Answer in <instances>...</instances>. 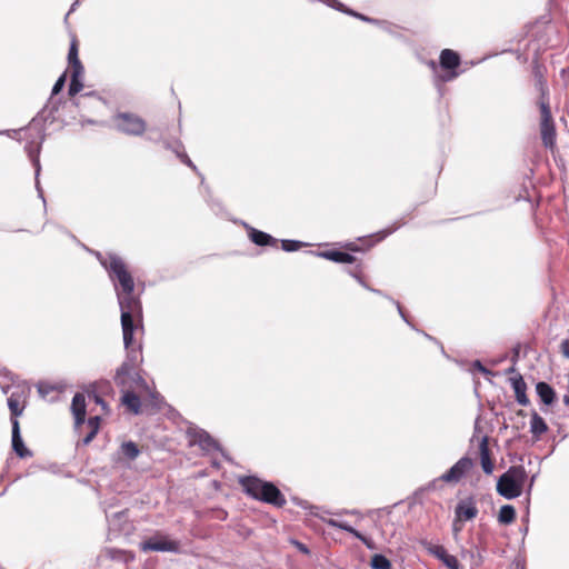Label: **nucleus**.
<instances>
[{
	"instance_id": "f257e3e1",
	"label": "nucleus",
	"mask_w": 569,
	"mask_h": 569,
	"mask_svg": "<svg viewBox=\"0 0 569 569\" xmlns=\"http://www.w3.org/2000/svg\"><path fill=\"white\" fill-rule=\"evenodd\" d=\"M67 80V73L63 72L54 82L51 91V97L44 108L30 121L28 128L26 129V134L33 131L36 133L34 138L26 144V150L32 161L34 167V178H39L41 167L39 162V152L41 144L44 140V128L42 126L43 122L50 120V122L54 121L53 113L58 110L60 99H54L57 94H59L64 86Z\"/></svg>"
},
{
	"instance_id": "f03ea898",
	"label": "nucleus",
	"mask_w": 569,
	"mask_h": 569,
	"mask_svg": "<svg viewBox=\"0 0 569 569\" xmlns=\"http://www.w3.org/2000/svg\"><path fill=\"white\" fill-rule=\"evenodd\" d=\"M120 308V320L123 335L124 349L136 348L133 346V335L139 326H142V303L134 291L119 293L117 296Z\"/></svg>"
},
{
	"instance_id": "7ed1b4c3",
	"label": "nucleus",
	"mask_w": 569,
	"mask_h": 569,
	"mask_svg": "<svg viewBox=\"0 0 569 569\" xmlns=\"http://www.w3.org/2000/svg\"><path fill=\"white\" fill-rule=\"evenodd\" d=\"M100 264L106 269L110 280L113 282L116 296L134 291V280L127 268L123 259L114 252H108L103 256L100 251L89 250Z\"/></svg>"
},
{
	"instance_id": "20e7f679",
	"label": "nucleus",
	"mask_w": 569,
	"mask_h": 569,
	"mask_svg": "<svg viewBox=\"0 0 569 569\" xmlns=\"http://www.w3.org/2000/svg\"><path fill=\"white\" fill-rule=\"evenodd\" d=\"M239 485L243 492L254 500L282 508L286 498L279 488L271 481H266L257 476H243L239 478Z\"/></svg>"
},
{
	"instance_id": "39448f33",
	"label": "nucleus",
	"mask_w": 569,
	"mask_h": 569,
	"mask_svg": "<svg viewBox=\"0 0 569 569\" xmlns=\"http://www.w3.org/2000/svg\"><path fill=\"white\" fill-rule=\"evenodd\" d=\"M527 479L528 475L523 466H511L498 478L496 490L505 499H516L522 495Z\"/></svg>"
},
{
	"instance_id": "423d86ee",
	"label": "nucleus",
	"mask_w": 569,
	"mask_h": 569,
	"mask_svg": "<svg viewBox=\"0 0 569 569\" xmlns=\"http://www.w3.org/2000/svg\"><path fill=\"white\" fill-rule=\"evenodd\" d=\"M116 129L127 136H142L147 129L146 121L138 114L131 112H118L113 116Z\"/></svg>"
},
{
	"instance_id": "0eeeda50",
	"label": "nucleus",
	"mask_w": 569,
	"mask_h": 569,
	"mask_svg": "<svg viewBox=\"0 0 569 569\" xmlns=\"http://www.w3.org/2000/svg\"><path fill=\"white\" fill-rule=\"evenodd\" d=\"M461 64L460 54L452 49H443L439 56V67L442 72L437 74V79L441 82H450L458 78L461 73L459 67Z\"/></svg>"
},
{
	"instance_id": "6e6552de",
	"label": "nucleus",
	"mask_w": 569,
	"mask_h": 569,
	"mask_svg": "<svg viewBox=\"0 0 569 569\" xmlns=\"http://www.w3.org/2000/svg\"><path fill=\"white\" fill-rule=\"evenodd\" d=\"M538 106L541 114L540 137L542 144L547 149H553V147L556 146V127L551 114L549 101L539 100Z\"/></svg>"
},
{
	"instance_id": "1a4fd4ad",
	"label": "nucleus",
	"mask_w": 569,
	"mask_h": 569,
	"mask_svg": "<svg viewBox=\"0 0 569 569\" xmlns=\"http://www.w3.org/2000/svg\"><path fill=\"white\" fill-rule=\"evenodd\" d=\"M127 357L126 360L121 363V366L117 369L116 375L113 377L114 383L124 388L128 386V381L126 376H129L130 372L136 369V367L142 362V351L141 346L136 348L126 349Z\"/></svg>"
},
{
	"instance_id": "9d476101",
	"label": "nucleus",
	"mask_w": 569,
	"mask_h": 569,
	"mask_svg": "<svg viewBox=\"0 0 569 569\" xmlns=\"http://www.w3.org/2000/svg\"><path fill=\"white\" fill-rule=\"evenodd\" d=\"M142 551L173 552L179 553L180 543L170 540L166 536L156 535L140 543Z\"/></svg>"
},
{
	"instance_id": "9b49d317",
	"label": "nucleus",
	"mask_w": 569,
	"mask_h": 569,
	"mask_svg": "<svg viewBox=\"0 0 569 569\" xmlns=\"http://www.w3.org/2000/svg\"><path fill=\"white\" fill-rule=\"evenodd\" d=\"M475 466V461L468 457H461L453 466H451L438 480L447 483H458Z\"/></svg>"
},
{
	"instance_id": "f8f14e48",
	"label": "nucleus",
	"mask_w": 569,
	"mask_h": 569,
	"mask_svg": "<svg viewBox=\"0 0 569 569\" xmlns=\"http://www.w3.org/2000/svg\"><path fill=\"white\" fill-rule=\"evenodd\" d=\"M188 437L190 439V445L199 446L203 451H220L219 442L211 437L209 432L200 428H189Z\"/></svg>"
},
{
	"instance_id": "ddd939ff",
	"label": "nucleus",
	"mask_w": 569,
	"mask_h": 569,
	"mask_svg": "<svg viewBox=\"0 0 569 569\" xmlns=\"http://www.w3.org/2000/svg\"><path fill=\"white\" fill-rule=\"evenodd\" d=\"M478 512L477 501L473 496L459 500L455 507V525L461 521L473 520Z\"/></svg>"
},
{
	"instance_id": "4468645a",
	"label": "nucleus",
	"mask_w": 569,
	"mask_h": 569,
	"mask_svg": "<svg viewBox=\"0 0 569 569\" xmlns=\"http://www.w3.org/2000/svg\"><path fill=\"white\" fill-rule=\"evenodd\" d=\"M308 253H310L315 257H319V258H322L326 260L337 262V263L351 264V263L356 262V260H357V258L353 254H351L347 251L339 250V249H330V250H323V251L310 250Z\"/></svg>"
},
{
	"instance_id": "2eb2a0df",
	"label": "nucleus",
	"mask_w": 569,
	"mask_h": 569,
	"mask_svg": "<svg viewBox=\"0 0 569 569\" xmlns=\"http://www.w3.org/2000/svg\"><path fill=\"white\" fill-rule=\"evenodd\" d=\"M243 227L247 229L249 239L258 247H274L278 243V239L272 237L271 234L258 230L246 222H242Z\"/></svg>"
},
{
	"instance_id": "dca6fc26",
	"label": "nucleus",
	"mask_w": 569,
	"mask_h": 569,
	"mask_svg": "<svg viewBox=\"0 0 569 569\" xmlns=\"http://www.w3.org/2000/svg\"><path fill=\"white\" fill-rule=\"evenodd\" d=\"M11 446L12 450L21 459L32 456V452L24 446L19 421H13V425L11 426Z\"/></svg>"
},
{
	"instance_id": "f3484780",
	"label": "nucleus",
	"mask_w": 569,
	"mask_h": 569,
	"mask_svg": "<svg viewBox=\"0 0 569 569\" xmlns=\"http://www.w3.org/2000/svg\"><path fill=\"white\" fill-rule=\"evenodd\" d=\"M479 455H480V463L483 472L486 475H491L493 472V462L491 459V451L489 449V437L483 436L479 442Z\"/></svg>"
},
{
	"instance_id": "a211bd4d",
	"label": "nucleus",
	"mask_w": 569,
	"mask_h": 569,
	"mask_svg": "<svg viewBox=\"0 0 569 569\" xmlns=\"http://www.w3.org/2000/svg\"><path fill=\"white\" fill-rule=\"evenodd\" d=\"M510 382H511L512 389L515 391L517 402L523 407L528 406L530 401L526 393L527 385H526L522 376L518 375L517 377L511 378Z\"/></svg>"
},
{
	"instance_id": "6ab92c4d",
	"label": "nucleus",
	"mask_w": 569,
	"mask_h": 569,
	"mask_svg": "<svg viewBox=\"0 0 569 569\" xmlns=\"http://www.w3.org/2000/svg\"><path fill=\"white\" fill-rule=\"evenodd\" d=\"M536 392L540 401L546 406H551L556 401L555 389L546 381H539L536 383Z\"/></svg>"
},
{
	"instance_id": "aec40b11",
	"label": "nucleus",
	"mask_w": 569,
	"mask_h": 569,
	"mask_svg": "<svg viewBox=\"0 0 569 569\" xmlns=\"http://www.w3.org/2000/svg\"><path fill=\"white\" fill-rule=\"evenodd\" d=\"M548 431V425L545 419L535 410L531 412L530 432L538 440L541 435Z\"/></svg>"
},
{
	"instance_id": "412c9836",
	"label": "nucleus",
	"mask_w": 569,
	"mask_h": 569,
	"mask_svg": "<svg viewBox=\"0 0 569 569\" xmlns=\"http://www.w3.org/2000/svg\"><path fill=\"white\" fill-rule=\"evenodd\" d=\"M121 401L134 415L140 413L141 401L139 396L132 390L124 389Z\"/></svg>"
},
{
	"instance_id": "4be33fe9",
	"label": "nucleus",
	"mask_w": 569,
	"mask_h": 569,
	"mask_svg": "<svg viewBox=\"0 0 569 569\" xmlns=\"http://www.w3.org/2000/svg\"><path fill=\"white\" fill-rule=\"evenodd\" d=\"M167 147L172 149V151L177 154V157L181 160L182 163L190 167L194 173H199L197 167L193 164L191 159L186 153L183 146L180 141H176L172 146L168 143Z\"/></svg>"
},
{
	"instance_id": "5701e85b",
	"label": "nucleus",
	"mask_w": 569,
	"mask_h": 569,
	"mask_svg": "<svg viewBox=\"0 0 569 569\" xmlns=\"http://www.w3.org/2000/svg\"><path fill=\"white\" fill-rule=\"evenodd\" d=\"M422 546L430 555L436 557L442 563L446 561V559L450 558V556H451L448 553L446 548L441 545H433L429 541H422Z\"/></svg>"
},
{
	"instance_id": "b1692460",
	"label": "nucleus",
	"mask_w": 569,
	"mask_h": 569,
	"mask_svg": "<svg viewBox=\"0 0 569 569\" xmlns=\"http://www.w3.org/2000/svg\"><path fill=\"white\" fill-rule=\"evenodd\" d=\"M422 546L430 555L436 557L442 563L446 561V559L450 558V556H451L448 553L446 548L441 545H433L429 541H422Z\"/></svg>"
},
{
	"instance_id": "393cba45",
	"label": "nucleus",
	"mask_w": 569,
	"mask_h": 569,
	"mask_svg": "<svg viewBox=\"0 0 569 569\" xmlns=\"http://www.w3.org/2000/svg\"><path fill=\"white\" fill-rule=\"evenodd\" d=\"M82 73H83V70H71L70 84H69V89H68V93L70 97H74L83 88V83L81 80Z\"/></svg>"
},
{
	"instance_id": "a878e982",
	"label": "nucleus",
	"mask_w": 569,
	"mask_h": 569,
	"mask_svg": "<svg viewBox=\"0 0 569 569\" xmlns=\"http://www.w3.org/2000/svg\"><path fill=\"white\" fill-rule=\"evenodd\" d=\"M516 519V509L512 505H503L498 513V522L501 525H510Z\"/></svg>"
},
{
	"instance_id": "bb28decb",
	"label": "nucleus",
	"mask_w": 569,
	"mask_h": 569,
	"mask_svg": "<svg viewBox=\"0 0 569 569\" xmlns=\"http://www.w3.org/2000/svg\"><path fill=\"white\" fill-rule=\"evenodd\" d=\"M68 62L71 67V70H84L78 57V43L76 40H72L70 43L68 51Z\"/></svg>"
},
{
	"instance_id": "cd10ccee",
	"label": "nucleus",
	"mask_w": 569,
	"mask_h": 569,
	"mask_svg": "<svg viewBox=\"0 0 569 569\" xmlns=\"http://www.w3.org/2000/svg\"><path fill=\"white\" fill-rule=\"evenodd\" d=\"M533 76L536 80V87L540 92V100L548 101V87L543 78V74L541 73L540 67L536 66L533 68Z\"/></svg>"
},
{
	"instance_id": "c85d7f7f",
	"label": "nucleus",
	"mask_w": 569,
	"mask_h": 569,
	"mask_svg": "<svg viewBox=\"0 0 569 569\" xmlns=\"http://www.w3.org/2000/svg\"><path fill=\"white\" fill-rule=\"evenodd\" d=\"M120 452L128 460H134L138 458V456L140 453V449L136 442L130 440V441H124L120 446Z\"/></svg>"
},
{
	"instance_id": "c756f323",
	"label": "nucleus",
	"mask_w": 569,
	"mask_h": 569,
	"mask_svg": "<svg viewBox=\"0 0 569 569\" xmlns=\"http://www.w3.org/2000/svg\"><path fill=\"white\" fill-rule=\"evenodd\" d=\"M405 224V221L402 220L401 222H395L392 226L386 228V229H382L373 234L370 236V238H375V242H371L369 244V247L373 246L375 243L377 242H380L382 241L383 239H386L388 236L392 234L395 231H397L401 226Z\"/></svg>"
},
{
	"instance_id": "7c9ffc66",
	"label": "nucleus",
	"mask_w": 569,
	"mask_h": 569,
	"mask_svg": "<svg viewBox=\"0 0 569 569\" xmlns=\"http://www.w3.org/2000/svg\"><path fill=\"white\" fill-rule=\"evenodd\" d=\"M87 406H86V398L82 393L80 392H77L73 398H72V401H71V411L72 413H78V415H87V410H86Z\"/></svg>"
},
{
	"instance_id": "2f4dec72",
	"label": "nucleus",
	"mask_w": 569,
	"mask_h": 569,
	"mask_svg": "<svg viewBox=\"0 0 569 569\" xmlns=\"http://www.w3.org/2000/svg\"><path fill=\"white\" fill-rule=\"evenodd\" d=\"M126 378L128 381V386L121 388L122 390H130L133 386L147 388V381L138 371H134V369L130 372L129 376H126Z\"/></svg>"
},
{
	"instance_id": "473e14b6",
	"label": "nucleus",
	"mask_w": 569,
	"mask_h": 569,
	"mask_svg": "<svg viewBox=\"0 0 569 569\" xmlns=\"http://www.w3.org/2000/svg\"><path fill=\"white\" fill-rule=\"evenodd\" d=\"M370 566L372 569H391V561L382 553H375L371 557Z\"/></svg>"
},
{
	"instance_id": "72a5a7b5",
	"label": "nucleus",
	"mask_w": 569,
	"mask_h": 569,
	"mask_svg": "<svg viewBox=\"0 0 569 569\" xmlns=\"http://www.w3.org/2000/svg\"><path fill=\"white\" fill-rule=\"evenodd\" d=\"M306 246L305 242L293 239L281 240V248L286 252H295Z\"/></svg>"
},
{
	"instance_id": "f704fd0d",
	"label": "nucleus",
	"mask_w": 569,
	"mask_h": 569,
	"mask_svg": "<svg viewBox=\"0 0 569 569\" xmlns=\"http://www.w3.org/2000/svg\"><path fill=\"white\" fill-rule=\"evenodd\" d=\"M325 522L329 527H331V528H337V529L343 530V531H346V532H348L350 535L355 530V528L352 526H350L349 523L343 522V521H339V520H336V519H332V518L325 520Z\"/></svg>"
},
{
	"instance_id": "c9c22d12",
	"label": "nucleus",
	"mask_w": 569,
	"mask_h": 569,
	"mask_svg": "<svg viewBox=\"0 0 569 569\" xmlns=\"http://www.w3.org/2000/svg\"><path fill=\"white\" fill-rule=\"evenodd\" d=\"M127 516H128L127 510L118 511V512H114L111 515H108V513L106 515L107 521H108L110 528L116 527L118 521H120L122 519H127Z\"/></svg>"
},
{
	"instance_id": "e433bc0d",
	"label": "nucleus",
	"mask_w": 569,
	"mask_h": 569,
	"mask_svg": "<svg viewBox=\"0 0 569 569\" xmlns=\"http://www.w3.org/2000/svg\"><path fill=\"white\" fill-rule=\"evenodd\" d=\"M356 539H358L359 541H361L368 549L370 550H373L376 549V543L373 542V540L365 535H362L360 531H358L357 529L353 530V532L351 533Z\"/></svg>"
},
{
	"instance_id": "4c0bfd02",
	"label": "nucleus",
	"mask_w": 569,
	"mask_h": 569,
	"mask_svg": "<svg viewBox=\"0 0 569 569\" xmlns=\"http://www.w3.org/2000/svg\"><path fill=\"white\" fill-rule=\"evenodd\" d=\"M340 11H341V12H343V13H346V14L352 16V17H355V18H357V19H360V20H362V21H365V22L371 21V18H370V17L365 16V14H362V13H359V12H357V11L352 10V9H349V8H347L346 6H345V9H341Z\"/></svg>"
},
{
	"instance_id": "58836bf2",
	"label": "nucleus",
	"mask_w": 569,
	"mask_h": 569,
	"mask_svg": "<svg viewBox=\"0 0 569 569\" xmlns=\"http://www.w3.org/2000/svg\"><path fill=\"white\" fill-rule=\"evenodd\" d=\"M100 421H101V418L99 416H93L87 420V425L90 430L98 432L99 428H100Z\"/></svg>"
},
{
	"instance_id": "ea45409f",
	"label": "nucleus",
	"mask_w": 569,
	"mask_h": 569,
	"mask_svg": "<svg viewBox=\"0 0 569 569\" xmlns=\"http://www.w3.org/2000/svg\"><path fill=\"white\" fill-rule=\"evenodd\" d=\"M390 301H391V302L397 307V310H398V312H399V316L402 318V320H403L407 325H409L412 329L417 330V329L415 328V326H413V325L410 322V320L408 319V317H407V315L405 313V311H403V309H402L401 305H400L398 301L393 300V299H390Z\"/></svg>"
},
{
	"instance_id": "a19ab883",
	"label": "nucleus",
	"mask_w": 569,
	"mask_h": 569,
	"mask_svg": "<svg viewBox=\"0 0 569 569\" xmlns=\"http://www.w3.org/2000/svg\"><path fill=\"white\" fill-rule=\"evenodd\" d=\"M443 565L448 568V569H458L460 567V563L457 559V557L455 556H450V558L446 559V561L443 562Z\"/></svg>"
},
{
	"instance_id": "79ce46f5",
	"label": "nucleus",
	"mask_w": 569,
	"mask_h": 569,
	"mask_svg": "<svg viewBox=\"0 0 569 569\" xmlns=\"http://www.w3.org/2000/svg\"><path fill=\"white\" fill-rule=\"evenodd\" d=\"M57 390V388L52 385H39L38 387V391L41 396L46 397L47 395H49L50 392Z\"/></svg>"
},
{
	"instance_id": "37998d69",
	"label": "nucleus",
	"mask_w": 569,
	"mask_h": 569,
	"mask_svg": "<svg viewBox=\"0 0 569 569\" xmlns=\"http://www.w3.org/2000/svg\"><path fill=\"white\" fill-rule=\"evenodd\" d=\"M472 368H473V369H476V370H478V371H480L481 373H483V375H486V376H487V375H491V371H490V370H488V369L482 365V362H481L480 360H475V361L472 362Z\"/></svg>"
},
{
	"instance_id": "c03bdc74",
	"label": "nucleus",
	"mask_w": 569,
	"mask_h": 569,
	"mask_svg": "<svg viewBox=\"0 0 569 569\" xmlns=\"http://www.w3.org/2000/svg\"><path fill=\"white\" fill-rule=\"evenodd\" d=\"M560 351L565 358L569 359V337L561 341Z\"/></svg>"
},
{
	"instance_id": "a18cd8bd",
	"label": "nucleus",
	"mask_w": 569,
	"mask_h": 569,
	"mask_svg": "<svg viewBox=\"0 0 569 569\" xmlns=\"http://www.w3.org/2000/svg\"><path fill=\"white\" fill-rule=\"evenodd\" d=\"M291 500L293 501L295 505L299 506L302 509L313 508L307 500H302L297 497H292Z\"/></svg>"
},
{
	"instance_id": "49530a36",
	"label": "nucleus",
	"mask_w": 569,
	"mask_h": 569,
	"mask_svg": "<svg viewBox=\"0 0 569 569\" xmlns=\"http://www.w3.org/2000/svg\"><path fill=\"white\" fill-rule=\"evenodd\" d=\"M292 543L301 553H303V555L310 553V549L307 547V545H305L298 540H292Z\"/></svg>"
},
{
	"instance_id": "de8ad7c7",
	"label": "nucleus",
	"mask_w": 569,
	"mask_h": 569,
	"mask_svg": "<svg viewBox=\"0 0 569 569\" xmlns=\"http://www.w3.org/2000/svg\"><path fill=\"white\" fill-rule=\"evenodd\" d=\"M34 187H36L37 192H38V197L43 202V207H44V210H46L47 209V202H46V199H44L43 189L40 186V180H36Z\"/></svg>"
},
{
	"instance_id": "09e8293b",
	"label": "nucleus",
	"mask_w": 569,
	"mask_h": 569,
	"mask_svg": "<svg viewBox=\"0 0 569 569\" xmlns=\"http://www.w3.org/2000/svg\"><path fill=\"white\" fill-rule=\"evenodd\" d=\"M98 432L93 431V430H89V432L83 437V439L81 440L82 445L83 446H88L93 439L94 437L97 436Z\"/></svg>"
},
{
	"instance_id": "8fccbe9b",
	"label": "nucleus",
	"mask_w": 569,
	"mask_h": 569,
	"mask_svg": "<svg viewBox=\"0 0 569 569\" xmlns=\"http://www.w3.org/2000/svg\"><path fill=\"white\" fill-rule=\"evenodd\" d=\"M73 417H74V426L76 428H80L81 426H83L86 423V416L87 415H78V413H72Z\"/></svg>"
},
{
	"instance_id": "3c124183",
	"label": "nucleus",
	"mask_w": 569,
	"mask_h": 569,
	"mask_svg": "<svg viewBox=\"0 0 569 569\" xmlns=\"http://www.w3.org/2000/svg\"><path fill=\"white\" fill-rule=\"evenodd\" d=\"M421 333L427 338L429 339L430 341H433L435 343H437L440 348H441V352L445 355V349H443V346L440 343V341H438L435 337L428 335L427 332H423L421 331Z\"/></svg>"
},
{
	"instance_id": "603ef678",
	"label": "nucleus",
	"mask_w": 569,
	"mask_h": 569,
	"mask_svg": "<svg viewBox=\"0 0 569 569\" xmlns=\"http://www.w3.org/2000/svg\"><path fill=\"white\" fill-rule=\"evenodd\" d=\"M349 274H350L351 277H353V278H355V279H356L360 284H362V283H363V281H365V280L362 279V277H361L359 273H357V272H355V271H351V270H350V271H349Z\"/></svg>"
},
{
	"instance_id": "864d4df0",
	"label": "nucleus",
	"mask_w": 569,
	"mask_h": 569,
	"mask_svg": "<svg viewBox=\"0 0 569 569\" xmlns=\"http://www.w3.org/2000/svg\"><path fill=\"white\" fill-rule=\"evenodd\" d=\"M10 375H11V373H10L6 368H2V367L0 366V377L11 379Z\"/></svg>"
},
{
	"instance_id": "5fc2aeb1",
	"label": "nucleus",
	"mask_w": 569,
	"mask_h": 569,
	"mask_svg": "<svg viewBox=\"0 0 569 569\" xmlns=\"http://www.w3.org/2000/svg\"><path fill=\"white\" fill-rule=\"evenodd\" d=\"M346 248L349 249L350 251H359L360 250L359 247L352 242L347 243Z\"/></svg>"
},
{
	"instance_id": "6e6d98bb",
	"label": "nucleus",
	"mask_w": 569,
	"mask_h": 569,
	"mask_svg": "<svg viewBox=\"0 0 569 569\" xmlns=\"http://www.w3.org/2000/svg\"><path fill=\"white\" fill-rule=\"evenodd\" d=\"M370 291H371V292H373V293H376V295L382 296V297H385V298H387V299H389V300L391 299L389 296H387L386 293H383V292H382L381 290H379V289H375V288H372V289H370Z\"/></svg>"
},
{
	"instance_id": "4d7b16f0",
	"label": "nucleus",
	"mask_w": 569,
	"mask_h": 569,
	"mask_svg": "<svg viewBox=\"0 0 569 569\" xmlns=\"http://www.w3.org/2000/svg\"><path fill=\"white\" fill-rule=\"evenodd\" d=\"M339 515H359V511L353 509V510H342L341 512H339Z\"/></svg>"
},
{
	"instance_id": "13d9d810",
	"label": "nucleus",
	"mask_w": 569,
	"mask_h": 569,
	"mask_svg": "<svg viewBox=\"0 0 569 569\" xmlns=\"http://www.w3.org/2000/svg\"><path fill=\"white\" fill-rule=\"evenodd\" d=\"M368 23H372V24H377V26H382V24L386 23V21H381V20L371 18V21H368Z\"/></svg>"
},
{
	"instance_id": "bf43d9fd",
	"label": "nucleus",
	"mask_w": 569,
	"mask_h": 569,
	"mask_svg": "<svg viewBox=\"0 0 569 569\" xmlns=\"http://www.w3.org/2000/svg\"><path fill=\"white\" fill-rule=\"evenodd\" d=\"M93 398H94L96 403L102 405V406L106 405V402L103 401V399L100 396L94 395Z\"/></svg>"
},
{
	"instance_id": "052dcab7",
	"label": "nucleus",
	"mask_w": 569,
	"mask_h": 569,
	"mask_svg": "<svg viewBox=\"0 0 569 569\" xmlns=\"http://www.w3.org/2000/svg\"><path fill=\"white\" fill-rule=\"evenodd\" d=\"M211 207H212V209H213L214 211H217L218 209H220V208H221V204H220V202H219V201L212 200V202H211Z\"/></svg>"
},
{
	"instance_id": "680f3d73",
	"label": "nucleus",
	"mask_w": 569,
	"mask_h": 569,
	"mask_svg": "<svg viewBox=\"0 0 569 569\" xmlns=\"http://www.w3.org/2000/svg\"><path fill=\"white\" fill-rule=\"evenodd\" d=\"M428 64H429V67H430L433 71H436V70H437V68H438V66H439V64H437V63H436V61H433V60H430V61L428 62Z\"/></svg>"
},
{
	"instance_id": "e2e57ef3",
	"label": "nucleus",
	"mask_w": 569,
	"mask_h": 569,
	"mask_svg": "<svg viewBox=\"0 0 569 569\" xmlns=\"http://www.w3.org/2000/svg\"><path fill=\"white\" fill-rule=\"evenodd\" d=\"M536 479H537V473H536V475H532V476L530 477V480H529V482H530V488H532V487H533V483H535Z\"/></svg>"
},
{
	"instance_id": "0e129e2a",
	"label": "nucleus",
	"mask_w": 569,
	"mask_h": 569,
	"mask_svg": "<svg viewBox=\"0 0 569 569\" xmlns=\"http://www.w3.org/2000/svg\"><path fill=\"white\" fill-rule=\"evenodd\" d=\"M439 481L438 479L432 480L430 483H428V489H433L436 486V482Z\"/></svg>"
},
{
	"instance_id": "69168bd1",
	"label": "nucleus",
	"mask_w": 569,
	"mask_h": 569,
	"mask_svg": "<svg viewBox=\"0 0 569 569\" xmlns=\"http://www.w3.org/2000/svg\"><path fill=\"white\" fill-rule=\"evenodd\" d=\"M562 400L566 406H569V395H565Z\"/></svg>"
},
{
	"instance_id": "338daca9",
	"label": "nucleus",
	"mask_w": 569,
	"mask_h": 569,
	"mask_svg": "<svg viewBox=\"0 0 569 569\" xmlns=\"http://www.w3.org/2000/svg\"><path fill=\"white\" fill-rule=\"evenodd\" d=\"M78 4V0L74 1V3L71 6L70 11L67 13L66 18L69 16V13L73 10H76V6Z\"/></svg>"
},
{
	"instance_id": "774afa93",
	"label": "nucleus",
	"mask_w": 569,
	"mask_h": 569,
	"mask_svg": "<svg viewBox=\"0 0 569 569\" xmlns=\"http://www.w3.org/2000/svg\"><path fill=\"white\" fill-rule=\"evenodd\" d=\"M365 289L369 290L372 289L366 281L361 284Z\"/></svg>"
}]
</instances>
